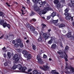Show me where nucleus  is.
<instances>
[{
  "instance_id": "obj_36",
  "label": "nucleus",
  "mask_w": 74,
  "mask_h": 74,
  "mask_svg": "<svg viewBox=\"0 0 74 74\" xmlns=\"http://www.w3.org/2000/svg\"><path fill=\"white\" fill-rule=\"evenodd\" d=\"M19 46L21 48H22L23 47V44L22 43H20L19 44Z\"/></svg>"
},
{
  "instance_id": "obj_9",
  "label": "nucleus",
  "mask_w": 74,
  "mask_h": 74,
  "mask_svg": "<svg viewBox=\"0 0 74 74\" xmlns=\"http://www.w3.org/2000/svg\"><path fill=\"white\" fill-rule=\"evenodd\" d=\"M59 21V20L57 19L56 20H51L50 21V23H52V22L53 23H54L55 24V25L56 26H58V24H56V23H57L58 22V21Z\"/></svg>"
},
{
  "instance_id": "obj_30",
  "label": "nucleus",
  "mask_w": 74,
  "mask_h": 74,
  "mask_svg": "<svg viewBox=\"0 0 74 74\" xmlns=\"http://www.w3.org/2000/svg\"><path fill=\"white\" fill-rule=\"evenodd\" d=\"M14 47H15V48H18L19 47V44H18V43L16 42L14 44Z\"/></svg>"
},
{
  "instance_id": "obj_19",
  "label": "nucleus",
  "mask_w": 74,
  "mask_h": 74,
  "mask_svg": "<svg viewBox=\"0 0 74 74\" xmlns=\"http://www.w3.org/2000/svg\"><path fill=\"white\" fill-rule=\"evenodd\" d=\"M65 55H64V59H65V61H66V62H67V61H68V59H67V58H68V56L66 53H65Z\"/></svg>"
},
{
  "instance_id": "obj_24",
  "label": "nucleus",
  "mask_w": 74,
  "mask_h": 74,
  "mask_svg": "<svg viewBox=\"0 0 74 74\" xmlns=\"http://www.w3.org/2000/svg\"><path fill=\"white\" fill-rule=\"evenodd\" d=\"M56 15V13L55 12H53L51 14V16H52V18H53L54 16H55Z\"/></svg>"
},
{
  "instance_id": "obj_26",
  "label": "nucleus",
  "mask_w": 74,
  "mask_h": 74,
  "mask_svg": "<svg viewBox=\"0 0 74 74\" xmlns=\"http://www.w3.org/2000/svg\"><path fill=\"white\" fill-rule=\"evenodd\" d=\"M53 42V40H52L51 39L49 40H48L47 41V42H48V44H52V42Z\"/></svg>"
},
{
  "instance_id": "obj_42",
  "label": "nucleus",
  "mask_w": 74,
  "mask_h": 74,
  "mask_svg": "<svg viewBox=\"0 0 74 74\" xmlns=\"http://www.w3.org/2000/svg\"><path fill=\"white\" fill-rule=\"evenodd\" d=\"M70 1L71 3L73 4V7H74V1H72V0H70Z\"/></svg>"
},
{
  "instance_id": "obj_23",
  "label": "nucleus",
  "mask_w": 74,
  "mask_h": 74,
  "mask_svg": "<svg viewBox=\"0 0 74 74\" xmlns=\"http://www.w3.org/2000/svg\"><path fill=\"white\" fill-rule=\"evenodd\" d=\"M41 2L40 3V5H44L45 4L47 3V1H43V2L41 1Z\"/></svg>"
},
{
  "instance_id": "obj_27",
  "label": "nucleus",
  "mask_w": 74,
  "mask_h": 74,
  "mask_svg": "<svg viewBox=\"0 0 74 74\" xmlns=\"http://www.w3.org/2000/svg\"><path fill=\"white\" fill-rule=\"evenodd\" d=\"M16 42L17 43H21V40L20 39H18L16 40Z\"/></svg>"
},
{
  "instance_id": "obj_63",
  "label": "nucleus",
  "mask_w": 74,
  "mask_h": 74,
  "mask_svg": "<svg viewBox=\"0 0 74 74\" xmlns=\"http://www.w3.org/2000/svg\"><path fill=\"white\" fill-rule=\"evenodd\" d=\"M22 7L23 9H24V10H25V9H26V8L24 6H22Z\"/></svg>"
},
{
  "instance_id": "obj_46",
  "label": "nucleus",
  "mask_w": 74,
  "mask_h": 74,
  "mask_svg": "<svg viewBox=\"0 0 74 74\" xmlns=\"http://www.w3.org/2000/svg\"><path fill=\"white\" fill-rule=\"evenodd\" d=\"M51 15L48 16L47 17V20H49V19L51 18Z\"/></svg>"
},
{
  "instance_id": "obj_59",
  "label": "nucleus",
  "mask_w": 74,
  "mask_h": 74,
  "mask_svg": "<svg viewBox=\"0 0 74 74\" xmlns=\"http://www.w3.org/2000/svg\"><path fill=\"white\" fill-rule=\"evenodd\" d=\"M27 0V2L28 4H29L30 3V1L29 0Z\"/></svg>"
},
{
  "instance_id": "obj_25",
  "label": "nucleus",
  "mask_w": 74,
  "mask_h": 74,
  "mask_svg": "<svg viewBox=\"0 0 74 74\" xmlns=\"http://www.w3.org/2000/svg\"><path fill=\"white\" fill-rule=\"evenodd\" d=\"M59 26L60 28H61V27H64L65 26V25L63 24V23H62Z\"/></svg>"
},
{
  "instance_id": "obj_32",
  "label": "nucleus",
  "mask_w": 74,
  "mask_h": 74,
  "mask_svg": "<svg viewBox=\"0 0 74 74\" xmlns=\"http://www.w3.org/2000/svg\"><path fill=\"white\" fill-rule=\"evenodd\" d=\"M32 48L34 50H36V45H32Z\"/></svg>"
},
{
  "instance_id": "obj_14",
  "label": "nucleus",
  "mask_w": 74,
  "mask_h": 74,
  "mask_svg": "<svg viewBox=\"0 0 74 74\" xmlns=\"http://www.w3.org/2000/svg\"><path fill=\"white\" fill-rule=\"evenodd\" d=\"M25 68H26V69L25 70V71H21V72H23V73H25L26 74H32V73H30V72H31V71H32V69H29L28 71H27V72L25 71V70H27V68L25 67Z\"/></svg>"
},
{
  "instance_id": "obj_44",
  "label": "nucleus",
  "mask_w": 74,
  "mask_h": 74,
  "mask_svg": "<svg viewBox=\"0 0 74 74\" xmlns=\"http://www.w3.org/2000/svg\"><path fill=\"white\" fill-rule=\"evenodd\" d=\"M35 14V13H34V12H31V14H30V16H33V15H34Z\"/></svg>"
},
{
  "instance_id": "obj_50",
  "label": "nucleus",
  "mask_w": 74,
  "mask_h": 74,
  "mask_svg": "<svg viewBox=\"0 0 74 74\" xmlns=\"http://www.w3.org/2000/svg\"><path fill=\"white\" fill-rule=\"evenodd\" d=\"M69 6L71 7H72L73 6V4L72 3L69 4Z\"/></svg>"
},
{
  "instance_id": "obj_43",
  "label": "nucleus",
  "mask_w": 74,
  "mask_h": 74,
  "mask_svg": "<svg viewBox=\"0 0 74 74\" xmlns=\"http://www.w3.org/2000/svg\"><path fill=\"white\" fill-rule=\"evenodd\" d=\"M51 31V29H49L48 30V32H49V33H48V36H51V34H50V33H49V32H50Z\"/></svg>"
},
{
  "instance_id": "obj_51",
  "label": "nucleus",
  "mask_w": 74,
  "mask_h": 74,
  "mask_svg": "<svg viewBox=\"0 0 74 74\" xmlns=\"http://www.w3.org/2000/svg\"><path fill=\"white\" fill-rule=\"evenodd\" d=\"M2 49L3 51H5V49H6V48H5V47H4L3 48H2Z\"/></svg>"
},
{
  "instance_id": "obj_11",
  "label": "nucleus",
  "mask_w": 74,
  "mask_h": 74,
  "mask_svg": "<svg viewBox=\"0 0 74 74\" xmlns=\"http://www.w3.org/2000/svg\"><path fill=\"white\" fill-rule=\"evenodd\" d=\"M25 58H27V60H30L32 58V55L28 53L26 56H25Z\"/></svg>"
},
{
  "instance_id": "obj_33",
  "label": "nucleus",
  "mask_w": 74,
  "mask_h": 74,
  "mask_svg": "<svg viewBox=\"0 0 74 74\" xmlns=\"http://www.w3.org/2000/svg\"><path fill=\"white\" fill-rule=\"evenodd\" d=\"M59 2V1L58 0H54V3L56 4H58Z\"/></svg>"
},
{
  "instance_id": "obj_41",
  "label": "nucleus",
  "mask_w": 74,
  "mask_h": 74,
  "mask_svg": "<svg viewBox=\"0 0 74 74\" xmlns=\"http://www.w3.org/2000/svg\"><path fill=\"white\" fill-rule=\"evenodd\" d=\"M45 27H46V25L45 24H43V26L41 28L42 30H44V28Z\"/></svg>"
},
{
  "instance_id": "obj_31",
  "label": "nucleus",
  "mask_w": 74,
  "mask_h": 74,
  "mask_svg": "<svg viewBox=\"0 0 74 74\" xmlns=\"http://www.w3.org/2000/svg\"><path fill=\"white\" fill-rule=\"evenodd\" d=\"M4 22V20H0V25H2Z\"/></svg>"
},
{
  "instance_id": "obj_48",
  "label": "nucleus",
  "mask_w": 74,
  "mask_h": 74,
  "mask_svg": "<svg viewBox=\"0 0 74 74\" xmlns=\"http://www.w3.org/2000/svg\"><path fill=\"white\" fill-rule=\"evenodd\" d=\"M3 15V13L0 11V16H2Z\"/></svg>"
},
{
  "instance_id": "obj_22",
  "label": "nucleus",
  "mask_w": 74,
  "mask_h": 74,
  "mask_svg": "<svg viewBox=\"0 0 74 74\" xmlns=\"http://www.w3.org/2000/svg\"><path fill=\"white\" fill-rule=\"evenodd\" d=\"M18 58V54H16L14 56L12 59L13 60H15L16 58Z\"/></svg>"
},
{
  "instance_id": "obj_28",
  "label": "nucleus",
  "mask_w": 74,
  "mask_h": 74,
  "mask_svg": "<svg viewBox=\"0 0 74 74\" xmlns=\"http://www.w3.org/2000/svg\"><path fill=\"white\" fill-rule=\"evenodd\" d=\"M42 36H41L40 34V36L38 38V41H42Z\"/></svg>"
},
{
  "instance_id": "obj_20",
  "label": "nucleus",
  "mask_w": 74,
  "mask_h": 74,
  "mask_svg": "<svg viewBox=\"0 0 74 74\" xmlns=\"http://www.w3.org/2000/svg\"><path fill=\"white\" fill-rule=\"evenodd\" d=\"M46 14V12L45 10H42L39 12V14L40 15H42V14L44 15V14Z\"/></svg>"
},
{
  "instance_id": "obj_64",
  "label": "nucleus",
  "mask_w": 74,
  "mask_h": 74,
  "mask_svg": "<svg viewBox=\"0 0 74 74\" xmlns=\"http://www.w3.org/2000/svg\"><path fill=\"white\" fill-rule=\"evenodd\" d=\"M59 73L56 72H55V74H59Z\"/></svg>"
},
{
  "instance_id": "obj_3",
  "label": "nucleus",
  "mask_w": 74,
  "mask_h": 74,
  "mask_svg": "<svg viewBox=\"0 0 74 74\" xmlns=\"http://www.w3.org/2000/svg\"><path fill=\"white\" fill-rule=\"evenodd\" d=\"M16 68L20 70V72H22V71H25V70L26 69V68L25 67H22V65L18 64L17 65H15L13 67H12V70H15Z\"/></svg>"
},
{
  "instance_id": "obj_2",
  "label": "nucleus",
  "mask_w": 74,
  "mask_h": 74,
  "mask_svg": "<svg viewBox=\"0 0 74 74\" xmlns=\"http://www.w3.org/2000/svg\"><path fill=\"white\" fill-rule=\"evenodd\" d=\"M65 69L66 71L65 73L66 74H71V73H73L74 74V69L73 67L68 66V64H66Z\"/></svg>"
},
{
  "instance_id": "obj_56",
  "label": "nucleus",
  "mask_w": 74,
  "mask_h": 74,
  "mask_svg": "<svg viewBox=\"0 0 74 74\" xmlns=\"http://www.w3.org/2000/svg\"><path fill=\"white\" fill-rule=\"evenodd\" d=\"M41 52L40 53V55L41 54H42V53H44V51H42V50H41Z\"/></svg>"
},
{
  "instance_id": "obj_62",
  "label": "nucleus",
  "mask_w": 74,
  "mask_h": 74,
  "mask_svg": "<svg viewBox=\"0 0 74 74\" xmlns=\"http://www.w3.org/2000/svg\"><path fill=\"white\" fill-rule=\"evenodd\" d=\"M3 37H4L3 36V35L1 37H0V39H1V38H2Z\"/></svg>"
},
{
  "instance_id": "obj_7",
  "label": "nucleus",
  "mask_w": 74,
  "mask_h": 74,
  "mask_svg": "<svg viewBox=\"0 0 74 74\" xmlns=\"http://www.w3.org/2000/svg\"><path fill=\"white\" fill-rule=\"evenodd\" d=\"M66 20H68V21H69V20H70L71 19V20L72 21L73 20V17H71V14L70 15L68 14V15L66 16Z\"/></svg>"
},
{
  "instance_id": "obj_35",
  "label": "nucleus",
  "mask_w": 74,
  "mask_h": 74,
  "mask_svg": "<svg viewBox=\"0 0 74 74\" xmlns=\"http://www.w3.org/2000/svg\"><path fill=\"white\" fill-rule=\"evenodd\" d=\"M14 60H15V62H18V61L19 60V58L18 57L17 58H16L14 59Z\"/></svg>"
},
{
  "instance_id": "obj_13",
  "label": "nucleus",
  "mask_w": 74,
  "mask_h": 74,
  "mask_svg": "<svg viewBox=\"0 0 74 74\" xmlns=\"http://www.w3.org/2000/svg\"><path fill=\"white\" fill-rule=\"evenodd\" d=\"M30 30L31 31H32L33 32V33H34L36 34L37 33V32L35 31V28L33 27V26H30Z\"/></svg>"
},
{
  "instance_id": "obj_17",
  "label": "nucleus",
  "mask_w": 74,
  "mask_h": 74,
  "mask_svg": "<svg viewBox=\"0 0 74 74\" xmlns=\"http://www.w3.org/2000/svg\"><path fill=\"white\" fill-rule=\"evenodd\" d=\"M38 62L39 64H42V63H43V61L40 58L38 59Z\"/></svg>"
},
{
  "instance_id": "obj_16",
  "label": "nucleus",
  "mask_w": 74,
  "mask_h": 74,
  "mask_svg": "<svg viewBox=\"0 0 74 74\" xmlns=\"http://www.w3.org/2000/svg\"><path fill=\"white\" fill-rule=\"evenodd\" d=\"M11 55H12V54H11V53L10 52H8L7 53V56L8 58L9 59H10L11 58Z\"/></svg>"
},
{
  "instance_id": "obj_40",
  "label": "nucleus",
  "mask_w": 74,
  "mask_h": 74,
  "mask_svg": "<svg viewBox=\"0 0 74 74\" xmlns=\"http://www.w3.org/2000/svg\"><path fill=\"white\" fill-rule=\"evenodd\" d=\"M16 43V41H15L14 40H13L12 41V44L13 45H14Z\"/></svg>"
},
{
  "instance_id": "obj_1",
  "label": "nucleus",
  "mask_w": 74,
  "mask_h": 74,
  "mask_svg": "<svg viewBox=\"0 0 74 74\" xmlns=\"http://www.w3.org/2000/svg\"><path fill=\"white\" fill-rule=\"evenodd\" d=\"M32 1L34 3V5L33 7L34 10L36 11H39L40 10V8L37 5V4L38 3L39 4H41V1L40 0H32Z\"/></svg>"
},
{
  "instance_id": "obj_38",
  "label": "nucleus",
  "mask_w": 74,
  "mask_h": 74,
  "mask_svg": "<svg viewBox=\"0 0 74 74\" xmlns=\"http://www.w3.org/2000/svg\"><path fill=\"white\" fill-rule=\"evenodd\" d=\"M2 54L4 58H6V57H7V54H6V53H3Z\"/></svg>"
},
{
  "instance_id": "obj_53",
  "label": "nucleus",
  "mask_w": 74,
  "mask_h": 74,
  "mask_svg": "<svg viewBox=\"0 0 74 74\" xmlns=\"http://www.w3.org/2000/svg\"><path fill=\"white\" fill-rule=\"evenodd\" d=\"M72 38L73 39V40L74 41V34H73L72 36Z\"/></svg>"
},
{
  "instance_id": "obj_4",
  "label": "nucleus",
  "mask_w": 74,
  "mask_h": 74,
  "mask_svg": "<svg viewBox=\"0 0 74 74\" xmlns=\"http://www.w3.org/2000/svg\"><path fill=\"white\" fill-rule=\"evenodd\" d=\"M65 0H61V2L62 3V5H61L60 3H59L57 6V8H58L62 7H63L64 6V4H65Z\"/></svg>"
},
{
  "instance_id": "obj_39",
  "label": "nucleus",
  "mask_w": 74,
  "mask_h": 74,
  "mask_svg": "<svg viewBox=\"0 0 74 74\" xmlns=\"http://www.w3.org/2000/svg\"><path fill=\"white\" fill-rule=\"evenodd\" d=\"M45 39V40H48V38H49V36H47L45 37L44 38Z\"/></svg>"
},
{
  "instance_id": "obj_52",
  "label": "nucleus",
  "mask_w": 74,
  "mask_h": 74,
  "mask_svg": "<svg viewBox=\"0 0 74 74\" xmlns=\"http://www.w3.org/2000/svg\"><path fill=\"white\" fill-rule=\"evenodd\" d=\"M4 64L5 66H7L8 64H7V62H5Z\"/></svg>"
},
{
  "instance_id": "obj_60",
  "label": "nucleus",
  "mask_w": 74,
  "mask_h": 74,
  "mask_svg": "<svg viewBox=\"0 0 74 74\" xmlns=\"http://www.w3.org/2000/svg\"><path fill=\"white\" fill-rule=\"evenodd\" d=\"M29 42H30V41H29V40H27L26 41V42H27V43H29Z\"/></svg>"
},
{
  "instance_id": "obj_47",
  "label": "nucleus",
  "mask_w": 74,
  "mask_h": 74,
  "mask_svg": "<svg viewBox=\"0 0 74 74\" xmlns=\"http://www.w3.org/2000/svg\"><path fill=\"white\" fill-rule=\"evenodd\" d=\"M47 56L45 55V54H44L43 56V58H47Z\"/></svg>"
},
{
  "instance_id": "obj_29",
  "label": "nucleus",
  "mask_w": 74,
  "mask_h": 74,
  "mask_svg": "<svg viewBox=\"0 0 74 74\" xmlns=\"http://www.w3.org/2000/svg\"><path fill=\"white\" fill-rule=\"evenodd\" d=\"M64 11L65 12V13H64V15H67L66 14H67V13H68V11H69L68 9L67 8H66V9Z\"/></svg>"
},
{
  "instance_id": "obj_12",
  "label": "nucleus",
  "mask_w": 74,
  "mask_h": 74,
  "mask_svg": "<svg viewBox=\"0 0 74 74\" xmlns=\"http://www.w3.org/2000/svg\"><path fill=\"white\" fill-rule=\"evenodd\" d=\"M71 33L70 32V30H68V33L66 35H64V36H65V37L67 36L68 38H70V37H71Z\"/></svg>"
},
{
  "instance_id": "obj_37",
  "label": "nucleus",
  "mask_w": 74,
  "mask_h": 74,
  "mask_svg": "<svg viewBox=\"0 0 74 74\" xmlns=\"http://www.w3.org/2000/svg\"><path fill=\"white\" fill-rule=\"evenodd\" d=\"M51 39L52 40H56V38L55 37L52 36L51 37Z\"/></svg>"
},
{
  "instance_id": "obj_18",
  "label": "nucleus",
  "mask_w": 74,
  "mask_h": 74,
  "mask_svg": "<svg viewBox=\"0 0 74 74\" xmlns=\"http://www.w3.org/2000/svg\"><path fill=\"white\" fill-rule=\"evenodd\" d=\"M56 45L55 44H53L51 45V49H55L56 48Z\"/></svg>"
},
{
  "instance_id": "obj_10",
  "label": "nucleus",
  "mask_w": 74,
  "mask_h": 74,
  "mask_svg": "<svg viewBox=\"0 0 74 74\" xmlns=\"http://www.w3.org/2000/svg\"><path fill=\"white\" fill-rule=\"evenodd\" d=\"M7 71L5 69H0V74H5L7 73Z\"/></svg>"
},
{
  "instance_id": "obj_15",
  "label": "nucleus",
  "mask_w": 74,
  "mask_h": 74,
  "mask_svg": "<svg viewBox=\"0 0 74 74\" xmlns=\"http://www.w3.org/2000/svg\"><path fill=\"white\" fill-rule=\"evenodd\" d=\"M22 53L24 55V57H25V56H26L28 53V52L26 50H24L22 52Z\"/></svg>"
},
{
  "instance_id": "obj_45",
  "label": "nucleus",
  "mask_w": 74,
  "mask_h": 74,
  "mask_svg": "<svg viewBox=\"0 0 74 74\" xmlns=\"http://www.w3.org/2000/svg\"><path fill=\"white\" fill-rule=\"evenodd\" d=\"M55 71H56V70H52L51 71V73L52 74H55Z\"/></svg>"
},
{
  "instance_id": "obj_34",
  "label": "nucleus",
  "mask_w": 74,
  "mask_h": 74,
  "mask_svg": "<svg viewBox=\"0 0 74 74\" xmlns=\"http://www.w3.org/2000/svg\"><path fill=\"white\" fill-rule=\"evenodd\" d=\"M45 10L46 11H49V10H51V8L49 7H46L45 8Z\"/></svg>"
},
{
  "instance_id": "obj_57",
  "label": "nucleus",
  "mask_w": 74,
  "mask_h": 74,
  "mask_svg": "<svg viewBox=\"0 0 74 74\" xmlns=\"http://www.w3.org/2000/svg\"><path fill=\"white\" fill-rule=\"evenodd\" d=\"M73 58H70V60H74V57L73 56Z\"/></svg>"
},
{
  "instance_id": "obj_49",
  "label": "nucleus",
  "mask_w": 74,
  "mask_h": 74,
  "mask_svg": "<svg viewBox=\"0 0 74 74\" xmlns=\"http://www.w3.org/2000/svg\"><path fill=\"white\" fill-rule=\"evenodd\" d=\"M47 36V34L45 33L43 34V36L44 38H45V37Z\"/></svg>"
},
{
  "instance_id": "obj_61",
  "label": "nucleus",
  "mask_w": 74,
  "mask_h": 74,
  "mask_svg": "<svg viewBox=\"0 0 74 74\" xmlns=\"http://www.w3.org/2000/svg\"><path fill=\"white\" fill-rule=\"evenodd\" d=\"M27 25L28 26V27H29V26L30 27V24H29V23H28L27 24Z\"/></svg>"
},
{
  "instance_id": "obj_21",
  "label": "nucleus",
  "mask_w": 74,
  "mask_h": 74,
  "mask_svg": "<svg viewBox=\"0 0 74 74\" xmlns=\"http://www.w3.org/2000/svg\"><path fill=\"white\" fill-rule=\"evenodd\" d=\"M68 50H69V47L67 46H66L65 47V49H64L65 51L64 52V53L65 54V53H66V52H67V51H68Z\"/></svg>"
},
{
  "instance_id": "obj_5",
  "label": "nucleus",
  "mask_w": 74,
  "mask_h": 74,
  "mask_svg": "<svg viewBox=\"0 0 74 74\" xmlns=\"http://www.w3.org/2000/svg\"><path fill=\"white\" fill-rule=\"evenodd\" d=\"M42 66H40L39 67L40 69L44 71H47L48 69H49V67L47 65H43Z\"/></svg>"
},
{
  "instance_id": "obj_55",
  "label": "nucleus",
  "mask_w": 74,
  "mask_h": 74,
  "mask_svg": "<svg viewBox=\"0 0 74 74\" xmlns=\"http://www.w3.org/2000/svg\"><path fill=\"white\" fill-rule=\"evenodd\" d=\"M6 4H7V5H8V7H10V5H9V4H8V3H6Z\"/></svg>"
},
{
  "instance_id": "obj_54",
  "label": "nucleus",
  "mask_w": 74,
  "mask_h": 74,
  "mask_svg": "<svg viewBox=\"0 0 74 74\" xmlns=\"http://www.w3.org/2000/svg\"><path fill=\"white\" fill-rule=\"evenodd\" d=\"M32 21H34V22H36V19H34V18H33L32 19Z\"/></svg>"
},
{
  "instance_id": "obj_58",
  "label": "nucleus",
  "mask_w": 74,
  "mask_h": 74,
  "mask_svg": "<svg viewBox=\"0 0 74 74\" xmlns=\"http://www.w3.org/2000/svg\"><path fill=\"white\" fill-rule=\"evenodd\" d=\"M56 16H58V17H59V14L58 13H57V14L56 13Z\"/></svg>"
},
{
  "instance_id": "obj_8",
  "label": "nucleus",
  "mask_w": 74,
  "mask_h": 74,
  "mask_svg": "<svg viewBox=\"0 0 74 74\" xmlns=\"http://www.w3.org/2000/svg\"><path fill=\"white\" fill-rule=\"evenodd\" d=\"M57 53L59 55H61L60 56V57L62 58H64V55L63 54V52L61 50H59V51L57 52Z\"/></svg>"
},
{
  "instance_id": "obj_6",
  "label": "nucleus",
  "mask_w": 74,
  "mask_h": 74,
  "mask_svg": "<svg viewBox=\"0 0 74 74\" xmlns=\"http://www.w3.org/2000/svg\"><path fill=\"white\" fill-rule=\"evenodd\" d=\"M2 25L3 26L4 28H5V27H8L9 29H10V24H7V23L6 22L3 23Z\"/></svg>"
}]
</instances>
